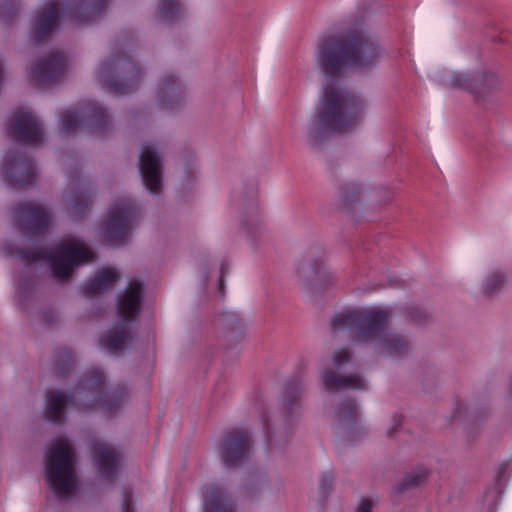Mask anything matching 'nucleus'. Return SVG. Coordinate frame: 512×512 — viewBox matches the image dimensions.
Masks as SVG:
<instances>
[{"instance_id": "obj_34", "label": "nucleus", "mask_w": 512, "mask_h": 512, "mask_svg": "<svg viewBox=\"0 0 512 512\" xmlns=\"http://www.w3.org/2000/svg\"><path fill=\"white\" fill-rule=\"evenodd\" d=\"M350 358V352L346 348H341L333 355L334 366L338 368L341 364L349 362Z\"/></svg>"}, {"instance_id": "obj_37", "label": "nucleus", "mask_w": 512, "mask_h": 512, "mask_svg": "<svg viewBox=\"0 0 512 512\" xmlns=\"http://www.w3.org/2000/svg\"><path fill=\"white\" fill-rule=\"evenodd\" d=\"M228 268H229L228 264H226L225 262L221 263V266H220V277H219V290H220L221 294L224 291V279H225L226 273L228 271Z\"/></svg>"}, {"instance_id": "obj_38", "label": "nucleus", "mask_w": 512, "mask_h": 512, "mask_svg": "<svg viewBox=\"0 0 512 512\" xmlns=\"http://www.w3.org/2000/svg\"><path fill=\"white\" fill-rule=\"evenodd\" d=\"M371 509L372 503L368 499L363 498L357 507L356 512H371Z\"/></svg>"}, {"instance_id": "obj_20", "label": "nucleus", "mask_w": 512, "mask_h": 512, "mask_svg": "<svg viewBox=\"0 0 512 512\" xmlns=\"http://www.w3.org/2000/svg\"><path fill=\"white\" fill-rule=\"evenodd\" d=\"M183 93V86L175 75L165 74L161 78L157 89V97L164 107L173 108L178 105Z\"/></svg>"}, {"instance_id": "obj_4", "label": "nucleus", "mask_w": 512, "mask_h": 512, "mask_svg": "<svg viewBox=\"0 0 512 512\" xmlns=\"http://www.w3.org/2000/svg\"><path fill=\"white\" fill-rule=\"evenodd\" d=\"M2 252L5 256L19 258L26 264L46 260L51 267L53 278L63 282L68 281L77 266L94 259V253L90 249L72 240H64L49 250L19 248L13 244H5Z\"/></svg>"}, {"instance_id": "obj_35", "label": "nucleus", "mask_w": 512, "mask_h": 512, "mask_svg": "<svg viewBox=\"0 0 512 512\" xmlns=\"http://www.w3.org/2000/svg\"><path fill=\"white\" fill-rule=\"evenodd\" d=\"M333 482V475L331 472L324 473L320 478V493L323 497H325L330 490Z\"/></svg>"}, {"instance_id": "obj_23", "label": "nucleus", "mask_w": 512, "mask_h": 512, "mask_svg": "<svg viewBox=\"0 0 512 512\" xmlns=\"http://www.w3.org/2000/svg\"><path fill=\"white\" fill-rule=\"evenodd\" d=\"M118 278L119 274L115 269L103 268L83 285L82 293L87 297H94L111 289Z\"/></svg>"}, {"instance_id": "obj_32", "label": "nucleus", "mask_w": 512, "mask_h": 512, "mask_svg": "<svg viewBox=\"0 0 512 512\" xmlns=\"http://www.w3.org/2000/svg\"><path fill=\"white\" fill-rule=\"evenodd\" d=\"M505 278L501 273L490 274L484 282V291L487 294H492L502 288Z\"/></svg>"}, {"instance_id": "obj_3", "label": "nucleus", "mask_w": 512, "mask_h": 512, "mask_svg": "<svg viewBox=\"0 0 512 512\" xmlns=\"http://www.w3.org/2000/svg\"><path fill=\"white\" fill-rule=\"evenodd\" d=\"M391 313L388 309H356L337 314L331 321L336 333L347 331L357 342L378 340V352L388 357L405 354L408 349L404 338L396 334L385 333V327Z\"/></svg>"}, {"instance_id": "obj_25", "label": "nucleus", "mask_w": 512, "mask_h": 512, "mask_svg": "<svg viewBox=\"0 0 512 512\" xmlns=\"http://www.w3.org/2000/svg\"><path fill=\"white\" fill-rule=\"evenodd\" d=\"M185 12V8L180 0H160L158 6V16L166 23L174 22L180 19Z\"/></svg>"}, {"instance_id": "obj_29", "label": "nucleus", "mask_w": 512, "mask_h": 512, "mask_svg": "<svg viewBox=\"0 0 512 512\" xmlns=\"http://www.w3.org/2000/svg\"><path fill=\"white\" fill-rule=\"evenodd\" d=\"M313 280L320 286H328L334 280L333 275L326 270L323 261H315L311 268Z\"/></svg>"}, {"instance_id": "obj_6", "label": "nucleus", "mask_w": 512, "mask_h": 512, "mask_svg": "<svg viewBox=\"0 0 512 512\" xmlns=\"http://www.w3.org/2000/svg\"><path fill=\"white\" fill-rule=\"evenodd\" d=\"M76 453L67 439L58 437L48 446L44 469L46 480L58 497H68L75 493Z\"/></svg>"}, {"instance_id": "obj_12", "label": "nucleus", "mask_w": 512, "mask_h": 512, "mask_svg": "<svg viewBox=\"0 0 512 512\" xmlns=\"http://www.w3.org/2000/svg\"><path fill=\"white\" fill-rule=\"evenodd\" d=\"M251 448L252 440L249 433L244 429L234 428L222 437L220 458L226 467L235 468L248 459Z\"/></svg>"}, {"instance_id": "obj_22", "label": "nucleus", "mask_w": 512, "mask_h": 512, "mask_svg": "<svg viewBox=\"0 0 512 512\" xmlns=\"http://www.w3.org/2000/svg\"><path fill=\"white\" fill-rule=\"evenodd\" d=\"M202 496L205 512H235L233 502L219 486L205 487Z\"/></svg>"}, {"instance_id": "obj_36", "label": "nucleus", "mask_w": 512, "mask_h": 512, "mask_svg": "<svg viewBox=\"0 0 512 512\" xmlns=\"http://www.w3.org/2000/svg\"><path fill=\"white\" fill-rule=\"evenodd\" d=\"M122 512H134L133 495L130 489H126L123 493Z\"/></svg>"}, {"instance_id": "obj_27", "label": "nucleus", "mask_w": 512, "mask_h": 512, "mask_svg": "<svg viewBox=\"0 0 512 512\" xmlns=\"http://www.w3.org/2000/svg\"><path fill=\"white\" fill-rule=\"evenodd\" d=\"M92 194L86 186L81 187L71 197V211L82 216L91 204Z\"/></svg>"}, {"instance_id": "obj_16", "label": "nucleus", "mask_w": 512, "mask_h": 512, "mask_svg": "<svg viewBox=\"0 0 512 512\" xmlns=\"http://www.w3.org/2000/svg\"><path fill=\"white\" fill-rule=\"evenodd\" d=\"M60 17V9L54 0L45 2L39 8L31 31L32 40L36 45L43 43L51 36L58 25Z\"/></svg>"}, {"instance_id": "obj_28", "label": "nucleus", "mask_w": 512, "mask_h": 512, "mask_svg": "<svg viewBox=\"0 0 512 512\" xmlns=\"http://www.w3.org/2000/svg\"><path fill=\"white\" fill-rule=\"evenodd\" d=\"M427 477V470L422 467H417L414 471L407 474L400 482L396 489V493L400 494L405 490L415 488L420 485Z\"/></svg>"}, {"instance_id": "obj_5", "label": "nucleus", "mask_w": 512, "mask_h": 512, "mask_svg": "<svg viewBox=\"0 0 512 512\" xmlns=\"http://www.w3.org/2000/svg\"><path fill=\"white\" fill-rule=\"evenodd\" d=\"M103 87L115 95L132 93L142 79V71L133 59L131 41L116 44L112 55L99 67Z\"/></svg>"}, {"instance_id": "obj_10", "label": "nucleus", "mask_w": 512, "mask_h": 512, "mask_svg": "<svg viewBox=\"0 0 512 512\" xmlns=\"http://www.w3.org/2000/svg\"><path fill=\"white\" fill-rule=\"evenodd\" d=\"M1 176L13 188L33 184L37 177L34 161L23 151H8L1 162Z\"/></svg>"}, {"instance_id": "obj_24", "label": "nucleus", "mask_w": 512, "mask_h": 512, "mask_svg": "<svg viewBox=\"0 0 512 512\" xmlns=\"http://www.w3.org/2000/svg\"><path fill=\"white\" fill-rule=\"evenodd\" d=\"M300 396L301 387L298 382H292L286 385L283 393L282 407L287 420L300 414Z\"/></svg>"}, {"instance_id": "obj_17", "label": "nucleus", "mask_w": 512, "mask_h": 512, "mask_svg": "<svg viewBox=\"0 0 512 512\" xmlns=\"http://www.w3.org/2000/svg\"><path fill=\"white\" fill-rule=\"evenodd\" d=\"M451 85L455 88L467 90L475 97H484V93L499 85L498 77L492 72H485L473 76L468 73L455 72L451 76Z\"/></svg>"}, {"instance_id": "obj_31", "label": "nucleus", "mask_w": 512, "mask_h": 512, "mask_svg": "<svg viewBox=\"0 0 512 512\" xmlns=\"http://www.w3.org/2000/svg\"><path fill=\"white\" fill-rule=\"evenodd\" d=\"M255 407L256 409H259V417L262 424L263 432L267 441V444L270 445L272 443V436L270 433V426H269V418L267 411L264 407V402L262 399L255 400Z\"/></svg>"}, {"instance_id": "obj_39", "label": "nucleus", "mask_w": 512, "mask_h": 512, "mask_svg": "<svg viewBox=\"0 0 512 512\" xmlns=\"http://www.w3.org/2000/svg\"><path fill=\"white\" fill-rule=\"evenodd\" d=\"M401 421H402V417L400 415L399 416H395L393 418L392 427L388 430V435L389 436H392L393 434H395L398 431V427L400 426Z\"/></svg>"}, {"instance_id": "obj_18", "label": "nucleus", "mask_w": 512, "mask_h": 512, "mask_svg": "<svg viewBox=\"0 0 512 512\" xmlns=\"http://www.w3.org/2000/svg\"><path fill=\"white\" fill-rule=\"evenodd\" d=\"M107 6L108 0H73L63 7L62 16L77 24H84L99 16Z\"/></svg>"}, {"instance_id": "obj_13", "label": "nucleus", "mask_w": 512, "mask_h": 512, "mask_svg": "<svg viewBox=\"0 0 512 512\" xmlns=\"http://www.w3.org/2000/svg\"><path fill=\"white\" fill-rule=\"evenodd\" d=\"M15 219L20 230L27 235L44 234L51 224L49 211L32 201L19 203L15 207Z\"/></svg>"}, {"instance_id": "obj_40", "label": "nucleus", "mask_w": 512, "mask_h": 512, "mask_svg": "<svg viewBox=\"0 0 512 512\" xmlns=\"http://www.w3.org/2000/svg\"><path fill=\"white\" fill-rule=\"evenodd\" d=\"M417 315H414V314H411V320L414 321V322H418L420 321L422 318H423V315H422V312L419 311L418 309H415L414 311Z\"/></svg>"}, {"instance_id": "obj_26", "label": "nucleus", "mask_w": 512, "mask_h": 512, "mask_svg": "<svg viewBox=\"0 0 512 512\" xmlns=\"http://www.w3.org/2000/svg\"><path fill=\"white\" fill-rule=\"evenodd\" d=\"M358 407L354 399H346L340 403L336 410V419L340 424L352 425L356 423Z\"/></svg>"}, {"instance_id": "obj_7", "label": "nucleus", "mask_w": 512, "mask_h": 512, "mask_svg": "<svg viewBox=\"0 0 512 512\" xmlns=\"http://www.w3.org/2000/svg\"><path fill=\"white\" fill-rule=\"evenodd\" d=\"M144 297V285L139 281H131L125 291L118 297L117 312L122 320L107 334L103 335L99 344L113 355L121 353L132 341L127 323L135 321L140 314Z\"/></svg>"}, {"instance_id": "obj_9", "label": "nucleus", "mask_w": 512, "mask_h": 512, "mask_svg": "<svg viewBox=\"0 0 512 512\" xmlns=\"http://www.w3.org/2000/svg\"><path fill=\"white\" fill-rule=\"evenodd\" d=\"M139 216V209L135 201L123 198L110 210L108 218L103 226L104 237L112 243L124 242L131 227Z\"/></svg>"}, {"instance_id": "obj_11", "label": "nucleus", "mask_w": 512, "mask_h": 512, "mask_svg": "<svg viewBox=\"0 0 512 512\" xmlns=\"http://www.w3.org/2000/svg\"><path fill=\"white\" fill-rule=\"evenodd\" d=\"M7 134L16 141L29 145H39L43 142V124L30 109L16 108L6 123Z\"/></svg>"}, {"instance_id": "obj_1", "label": "nucleus", "mask_w": 512, "mask_h": 512, "mask_svg": "<svg viewBox=\"0 0 512 512\" xmlns=\"http://www.w3.org/2000/svg\"><path fill=\"white\" fill-rule=\"evenodd\" d=\"M383 57L384 50L360 22L342 25L319 40L315 60L330 83L324 86L309 125L313 140L349 132L359 124L364 109L361 97L344 89L334 79L350 69L374 70Z\"/></svg>"}, {"instance_id": "obj_2", "label": "nucleus", "mask_w": 512, "mask_h": 512, "mask_svg": "<svg viewBox=\"0 0 512 512\" xmlns=\"http://www.w3.org/2000/svg\"><path fill=\"white\" fill-rule=\"evenodd\" d=\"M126 393L120 388L107 389L102 370L92 367L82 375L75 389L69 394L49 392L46 397L44 414L53 423L64 421L67 406L83 411L101 409L107 414L117 411L125 399Z\"/></svg>"}, {"instance_id": "obj_21", "label": "nucleus", "mask_w": 512, "mask_h": 512, "mask_svg": "<svg viewBox=\"0 0 512 512\" xmlns=\"http://www.w3.org/2000/svg\"><path fill=\"white\" fill-rule=\"evenodd\" d=\"M322 385L328 391L342 389L363 390L367 386L365 380L357 373L343 376L334 371H325L323 373Z\"/></svg>"}, {"instance_id": "obj_41", "label": "nucleus", "mask_w": 512, "mask_h": 512, "mask_svg": "<svg viewBox=\"0 0 512 512\" xmlns=\"http://www.w3.org/2000/svg\"><path fill=\"white\" fill-rule=\"evenodd\" d=\"M461 405H458L455 409L454 417H456L458 414H460Z\"/></svg>"}, {"instance_id": "obj_15", "label": "nucleus", "mask_w": 512, "mask_h": 512, "mask_svg": "<svg viewBox=\"0 0 512 512\" xmlns=\"http://www.w3.org/2000/svg\"><path fill=\"white\" fill-rule=\"evenodd\" d=\"M139 171L146 189L152 194H158L162 186V165L161 157L152 144L142 148Z\"/></svg>"}, {"instance_id": "obj_19", "label": "nucleus", "mask_w": 512, "mask_h": 512, "mask_svg": "<svg viewBox=\"0 0 512 512\" xmlns=\"http://www.w3.org/2000/svg\"><path fill=\"white\" fill-rule=\"evenodd\" d=\"M93 453L95 465L101 477L107 481H113L119 466V454L117 450L104 444H98L95 445Z\"/></svg>"}, {"instance_id": "obj_30", "label": "nucleus", "mask_w": 512, "mask_h": 512, "mask_svg": "<svg viewBox=\"0 0 512 512\" xmlns=\"http://www.w3.org/2000/svg\"><path fill=\"white\" fill-rule=\"evenodd\" d=\"M75 357L72 351L63 350L56 355V365L61 375L68 374L74 367Z\"/></svg>"}, {"instance_id": "obj_33", "label": "nucleus", "mask_w": 512, "mask_h": 512, "mask_svg": "<svg viewBox=\"0 0 512 512\" xmlns=\"http://www.w3.org/2000/svg\"><path fill=\"white\" fill-rule=\"evenodd\" d=\"M19 12V4L15 0H8L6 3L1 7V15L3 17H14Z\"/></svg>"}, {"instance_id": "obj_14", "label": "nucleus", "mask_w": 512, "mask_h": 512, "mask_svg": "<svg viewBox=\"0 0 512 512\" xmlns=\"http://www.w3.org/2000/svg\"><path fill=\"white\" fill-rule=\"evenodd\" d=\"M67 70V59L64 54L54 52L39 60L30 67V78L39 86H49L59 82Z\"/></svg>"}, {"instance_id": "obj_8", "label": "nucleus", "mask_w": 512, "mask_h": 512, "mask_svg": "<svg viewBox=\"0 0 512 512\" xmlns=\"http://www.w3.org/2000/svg\"><path fill=\"white\" fill-rule=\"evenodd\" d=\"M111 123L106 110L95 101L75 108L66 109L60 115V130L64 134L76 132L85 127L90 133L102 134L110 129Z\"/></svg>"}]
</instances>
